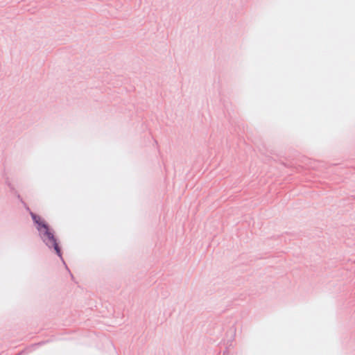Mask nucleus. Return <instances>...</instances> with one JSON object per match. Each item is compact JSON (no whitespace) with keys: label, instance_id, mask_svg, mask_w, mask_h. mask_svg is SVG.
Returning a JSON list of instances; mask_svg holds the SVG:
<instances>
[{"label":"nucleus","instance_id":"obj_1","mask_svg":"<svg viewBox=\"0 0 355 355\" xmlns=\"http://www.w3.org/2000/svg\"><path fill=\"white\" fill-rule=\"evenodd\" d=\"M30 215L39 236L43 243L49 248H53L56 254L62 258L61 249L59 246L58 239L54 235V231L50 228L49 225L41 217L36 214L30 211Z\"/></svg>","mask_w":355,"mask_h":355},{"label":"nucleus","instance_id":"obj_2","mask_svg":"<svg viewBox=\"0 0 355 355\" xmlns=\"http://www.w3.org/2000/svg\"><path fill=\"white\" fill-rule=\"evenodd\" d=\"M8 187H10V189L11 190H14V187H13V186L10 183H8Z\"/></svg>","mask_w":355,"mask_h":355},{"label":"nucleus","instance_id":"obj_3","mask_svg":"<svg viewBox=\"0 0 355 355\" xmlns=\"http://www.w3.org/2000/svg\"><path fill=\"white\" fill-rule=\"evenodd\" d=\"M17 198L21 202H23V200L22 198H21V196L19 194H17Z\"/></svg>","mask_w":355,"mask_h":355},{"label":"nucleus","instance_id":"obj_4","mask_svg":"<svg viewBox=\"0 0 355 355\" xmlns=\"http://www.w3.org/2000/svg\"><path fill=\"white\" fill-rule=\"evenodd\" d=\"M59 257L62 259V261H63V263L65 264V261H64L63 258L62 257L61 258L60 257Z\"/></svg>","mask_w":355,"mask_h":355}]
</instances>
